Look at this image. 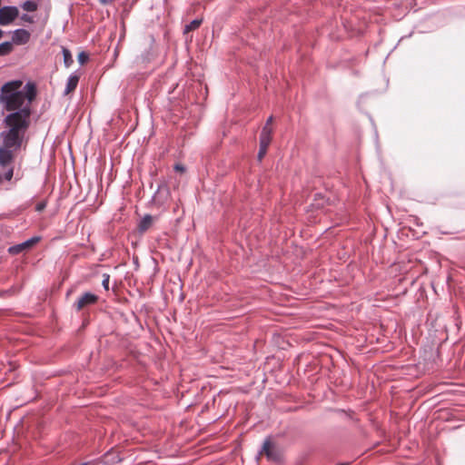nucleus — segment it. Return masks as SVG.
<instances>
[{"mask_svg":"<svg viewBox=\"0 0 465 465\" xmlns=\"http://www.w3.org/2000/svg\"><path fill=\"white\" fill-rule=\"evenodd\" d=\"M23 81L13 80L4 84L0 89V104L4 109L15 113L27 108L31 113L32 102L37 94L36 86L34 83L28 82L24 90H21Z\"/></svg>","mask_w":465,"mask_h":465,"instance_id":"f257e3e1","label":"nucleus"},{"mask_svg":"<svg viewBox=\"0 0 465 465\" xmlns=\"http://www.w3.org/2000/svg\"><path fill=\"white\" fill-rule=\"evenodd\" d=\"M31 112L25 108L22 111L9 114L5 123L9 127L7 132H3V147L18 149L22 143L20 131H25L30 124Z\"/></svg>","mask_w":465,"mask_h":465,"instance_id":"f03ea898","label":"nucleus"},{"mask_svg":"<svg viewBox=\"0 0 465 465\" xmlns=\"http://www.w3.org/2000/svg\"><path fill=\"white\" fill-rule=\"evenodd\" d=\"M19 11L15 6H4L0 8V25H10L18 16Z\"/></svg>","mask_w":465,"mask_h":465,"instance_id":"7ed1b4c3","label":"nucleus"},{"mask_svg":"<svg viewBox=\"0 0 465 465\" xmlns=\"http://www.w3.org/2000/svg\"><path fill=\"white\" fill-rule=\"evenodd\" d=\"M98 302V296L92 292H84L74 303L77 312L84 310L85 307L95 304Z\"/></svg>","mask_w":465,"mask_h":465,"instance_id":"20e7f679","label":"nucleus"},{"mask_svg":"<svg viewBox=\"0 0 465 465\" xmlns=\"http://www.w3.org/2000/svg\"><path fill=\"white\" fill-rule=\"evenodd\" d=\"M260 455H265L270 460H278L280 459V453L270 439L264 440Z\"/></svg>","mask_w":465,"mask_h":465,"instance_id":"39448f33","label":"nucleus"},{"mask_svg":"<svg viewBox=\"0 0 465 465\" xmlns=\"http://www.w3.org/2000/svg\"><path fill=\"white\" fill-rule=\"evenodd\" d=\"M14 160V153L12 149L0 147V165L5 167L9 165Z\"/></svg>","mask_w":465,"mask_h":465,"instance_id":"423d86ee","label":"nucleus"},{"mask_svg":"<svg viewBox=\"0 0 465 465\" xmlns=\"http://www.w3.org/2000/svg\"><path fill=\"white\" fill-rule=\"evenodd\" d=\"M30 39V34L25 29H17L14 32L13 41L17 45L26 44Z\"/></svg>","mask_w":465,"mask_h":465,"instance_id":"0eeeda50","label":"nucleus"},{"mask_svg":"<svg viewBox=\"0 0 465 465\" xmlns=\"http://www.w3.org/2000/svg\"><path fill=\"white\" fill-rule=\"evenodd\" d=\"M153 222L154 217L150 214L144 215L138 225L139 232H145L153 225Z\"/></svg>","mask_w":465,"mask_h":465,"instance_id":"6e6552de","label":"nucleus"},{"mask_svg":"<svg viewBox=\"0 0 465 465\" xmlns=\"http://www.w3.org/2000/svg\"><path fill=\"white\" fill-rule=\"evenodd\" d=\"M272 129L262 127L260 135V144L269 146L272 141Z\"/></svg>","mask_w":465,"mask_h":465,"instance_id":"1a4fd4ad","label":"nucleus"},{"mask_svg":"<svg viewBox=\"0 0 465 465\" xmlns=\"http://www.w3.org/2000/svg\"><path fill=\"white\" fill-rule=\"evenodd\" d=\"M78 82H79L78 75H75V74L71 75L67 80L66 87L64 90V94L67 95V94L73 93L75 90V88L77 87Z\"/></svg>","mask_w":465,"mask_h":465,"instance_id":"9d476101","label":"nucleus"},{"mask_svg":"<svg viewBox=\"0 0 465 465\" xmlns=\"http://www.w3.org/2000/svg\"><path fill=\"white\" fill-rule=\"evenodd\" d=\"M203 23V19H194L190 24L186 25L184 27V34H188L189 32L194 31L198 29Z\"/></svg>","mask_w":465,"mask_h":465,"instance_id":"9b49d317","label":"nucleus"},{"mask_svg":"<svg viewBox=\"0 0 465 465\" xmlns=\"http://www.w3.org/2000/svg\"><path fill=\"white\" fill-rule=\"evenodd\" d=\"M62 52H63L64 63L65 67H70L74 62L71 52L67 48H64V47H63Z\"/></svg>","mask_w":465,"mask_h":465,"instance_id":"f8f14e48","label":"nucleus"},{"mask_svg":"<svg viewBox=\"0 0 465 465\" xmlns=\"http://www.w3.org/2000/svg\"><path fill=\"white\" fill-rule=\"evenodd\" d=\"M13 50V45L10 42H4L0 45V56L10 54Z\"/></svg>","mask_w":465,"mask_h":465,"instance_id":"ddd939ff","label":"nucleus"},{"mask_svg":"<svg viewBox=\"0 0 465 465\" xmlns=\"http://www.w3.org/2000/svg\"><path fill=\"white\" fill-rule=\"evenodd\" d=\"M40 241V237L38 236H35V237H32L31 239L22 242V245H23V248H24V251L25 250H28L30 248H32L34 245H35L38 242Z\"/></svg>","mask_w":465,"mask_h":465,"instance_id":"4468645a","label":"nucleus"},{"mask_svg":"<svg viewBox=\"0 0 465 465\" xmlns=\"http://www.w3.org/2000/svg\"><path fill=\"white\" fill-rule=\"evenodd\" d=\"M22 8L26 12H35L37 10V4L34 1H25Z\"/></svg>","mask_w":465,"mask_h":465,"instance_id":"2eb2a0df","label":"nucleus"},{"mask_svg":"<svg viewBox=\"0 0 465 465\" xmlns=\"http://www.w3.org/2000/svg\"><path fill=\"white\" fill-rule=\"evenodd\" d=\"M77 59H78V62L81 64H84L88 59H89V55L87 53L85 52H81L78 56H77Z\"/></svg>","mask_w":465,"mask_h":465,"instance_id":"dca6fc26","label":"nucleus"},{"mask_svg":"<svg viewBox=\"0 0 465 465\" xmlns=\"http://www.w3.org/2000/svg\"><path fill=\"white\" fill-rule=\"evenodd\" d=\"M269 146H266V145H261L260 144V149H259V153H258V160L259 161H262V158L265 156L266 153H267V149H268Z\"/></svg>","mask_w":465,"mask_h":465,"instance_id":"f3484780","label":"nucleus"},{"mask_svg":"<svg viewBox=\"0 0 465 465\" xmlns=\"http://www.w3.org/2000/svg\"><path fill=\"white\" fill-rule=\"evenodd\" d=\"M23 251H24V248H23L22 243L17 244V245H15V246H13V247H11V248L9 249V252H10L11 253H15V254H16V253H19V252H22Z\"/></svg>","mask_w":465,"mask_h":465,"instance_id":"a211bd4d","label":"nucleus"},{"mask_svg":"<svg viewBox=\"0 0 465 465\" xmlns=\"http://www.w3.org/2000/svg\"><path fill=\"white\" fill-rule=\"evenodd\" d=\"M109 279H110V276L109 274H104V280H103V286L104 288L108 291L109 290Z\"/></svg>","mask_w":465,"mask_h":465,"instance_id":"6ab92c4d","label":"nucleus"},{"mask_svg":"<svg viewBox=\"0 0 465 465\" xmlns=\"http://www.w3.org/2000/svg\"><path fill=\"white\" fill-rule=\"evenodd\" d=\"M13 174H14V169L13 168H10L5 173V178L7 180V181H10L13 177Z\"/></svg>","mask_w":465,"mask_h":465,"instance_id":"aec40b11","label":"nucleus"},{"mask_svg":"<svg viewBox=\"0 0 465 465\" xmlns=\"http://www.w3.org/2000/svg\"><path fill=\"white\" fill-rule=\"evenodd\" d=\"M45 208V203H44V202L38 203L35 206V210L37 212H42Z\"/></svg>","mask_w":465,"mask_h":465,"instance_id":"412c9836","label":"nucleus"},{"mask_svg":"<svg viewBox=\"0 0 465 465\" xmlns=\"http://www.w3.org/2000/svg\"><path fill=\"white\" fill-rule=\"evenodd\" d=\"M272 121H273V117L272 116H270L266 123H265V125L263 127H268V129H272Z\"/></svg>","mask_w":465,"mask_h":465,"instance_id":"4be33fe9","label":"nucleus"},{"mask_svg":"<svg viewBox=\"0 0 465 465\" xmlns=\"http://www.w3.org/2000/svg\"><path fill=\"white\" fill-rule=\"evenodd\" d=\"M21 18L25 22L33 23V18L28 15H23Z\"/></svg>","mask_w":465,"mask_h":465,"instance_id":"5701e85b","label":"nucleus"},{"mask_svg":"<svg viewBox=\"0 0 465 465\" xmlns=\"http://www.w3.org/2000/svg\"><path fill=\"white\" fill-rule=\"evenodd\" d=\"M115 0H99V2L102 4V5H110L112 3H114Z\"/></svg>","mask_w":465,"mask_h":465,"instance_id":"b1692460","label":"nucleus"},{"mask_svg":"<svg viewBox=\"0 0 465 465\" xmlns=\"http://www.w3.org/2000/svg\"><path fill=\"white\" fill-rule=\"evenodd\" d=\"M175 170H177L178 172H183L184 168L182 165L176 164L175 165Z\"/></svg>","mask_w":465,"mask_h":465,"instance_id":"393cba45","label":"nucleus"},{"mask_svg":"<svg viewBox=\"0 0 465 465\" xmlns=\"http://www.w3.org/2000/svg\"><path fill=\"white\" fill-rule=\"evenodd\" d=\"M3 36V31L0 29V39L2 38Z\"/></svg>","mask_w":465,"mask_h":465,"instance_id":"a878e982","label":"nucleus"}]
</instances>
